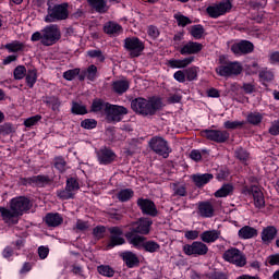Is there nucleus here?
Segmentation results:
<instances>
[{"instance_id":"obj_11","label":"nucleus","mask_w":279,"mask_h":279,"mask_svg":"<svg viewBox=\"0 0 279 279\" xmlns=\"http://www.w3.org/2000/svg\"><path fill=\"white\" fill-rule=\"evenodd\" d=\"M202 134L207 141H213L214 143H226L230 138L228 131L204 130Z\"/></svg>"},{"instance_id":"obj_28","label":"nucleus","mask_w":279,"mask_h":279,"mask_svg":"<svg viewBox=\"0 0 279 279\" xmlns=\"http://www.w3.org/2000/svg\"><path fill=\"white\" fill-rule=\"evenodd\" d=\"M64 221L60 214H47L46 215V223L49 228H58Z\"/></svg>"},{"instance_id":"obj_47","label":"nucleus","mask_w":279,"mask_h":279,"mask_svg":"<svg viewBox=\"0 0 279 279\" xmlns=\"http://www.w3.org/2000/svg\"><path fill=\"white\" fill-rule=\"evenodd\" d=\"M46 104H48V106H51L54 112H58L60 110V99H58V97L56 96L49 97Z\"/></svg>"},{"instance_id":"obj_25","label":"nucleus","mask_w":279,"mask_h":279,"mask_svg":"<svg viewBox=\"0 0 279 279\" xmlns=\"http://www.w3.org/2000/svg\"><path fill=\"white\" fill-rule=\"evenodd\" d=\"M126 241H129V243L131 245H134V247H138V245H143V243H145V241H147V238L143 236V235H137L131 231L126 232L124 234Z\"/></svg>"},{"instance_id":"obj_41","label":"nucleus","mask_w":279,"mask_h":279,"mask_svg":"<svg viewBox=\"0 0 279 279\" xmlns=\"http://www.w3.org/2000/svg\"><path fill=\"white\" fill-rule=\"evenodd\" d=\"M259 80H262V82H272L274 72L267 69L259 71Z\"/></svg>"},{"instance_id":"obj_39","label":"nucleus","mask_w":279,"mask_h":279,"mask_svg":"<svg viewBox=\"0 0 279 279\" xmlns=\"http://www.w3.org/2000/svg\"><path fill=\"white\" fill-rule=\"evenodd\" d=\"M109 102H105L101 99H95L92 104V112H101V110H105L106 112V105Z\"/></svg>"},{"instance_id":"obj_34","label":"nucleus","mask_w":279,"mask_h":279,"mask_svg":"<svg viewBox=\"0 0 279 279\" xmlns=\"http://www.w3.org/2000/svg\"><path fill=\"white\" fill-rule=\"evenodd\" d=\"M104 29H105V33L109 35L119 34L121 32V25L114 22H109L105 25Z\"/></svg>"},{"instance_id":"obj_1","label":"nucleus","mask_w":279,"mask_h":279,"mask_svg":"<svg viewBox=\"0 0 279 279\" xmlns=\"http://www.w3.org/2000/svg\"><path fill=\"white\" fill-rule=\"evenodd\" d=\"M131 108L134 112L143 117H154L162 108V100L160 98H149L147 100L138 97L131 101Z\"/></svg>"},{"instance_id":"obj_44","label":"nucleus","mask_w":279,"mask_h":279,"mask_svg":"<svg viewBox=\"0 0 279 279\" xmlns=\"http://www.w3.org/2000/svg\"><path fill=\"white\" fill-rule=\"evenodd\" d=\"M72 113L73 114H88V110H86V106L80 105L77 102H73Z\"/></svg>"},{"instance_id":"obj_16","label":"nucleus","mask_w":279,"mask_h":279,"mask_svg":"<svg viewBox=\"0 0 279 279\" xmlns=\"http://www.w3.org/2000/svg\"><path fill=\"white\" fill-rule=\"evenodd\" d=\"M137 206H140L143 215H149L150 217H156L158 215V209L156 204L147 198H138Z\"/></svg>"},{"instance_id":"obj_45","label":"nucleus","mask_w":279,"mask_h":279,"mask_svg":"<svg viewBox=\"0 0 279 279\" xmlns=\"http://www.w3.org/2000/svg\"><path fill=\"white\" fill-rule=\"evenodd\" d=\"M65 189H68V191H71L72 193L73 191H80V183L77 182V180H75V178H70L66 180Z\"/></svg>"},{"instance_id":"obj_63","label":"nucleus","mask_w":279,"mask_h":279,"mask_svg":"<svg viewBox=\"0 0 279 279\" xmlns=\"http://www.w3.org/2000/svg\"><path fill=\"white\" fill-rule=\"evenodd\" d=\"M269 134H271L272 136H278L279 134V121H275L270 129H269Z\"/></svg>"},{"instance_id":"obj_3","label":"nucleus","mask_w":279,"mask_h":279,"mask_svg":"<svg viewBox=\"0 0 279 279\" xmlns=\"http://www.w3.org/2000/svg\"><path fill=\"white\" fill-rule=\"evenodd\" d=\"M48 14L45 17L46 23H56L57 21H66L69 19V3L54 4L51 7L48 2Z\"/></svg>"},{"instance_id":"obj_61","label":"nucleus","mask_w":279,"mask_h":279,"mask_svg":"<svg viewBox=\"0 0 279 279\" xmlns=\"http://www.w3.org/2000/svg\"><path fill=\"white\" fill-rule=\"evenodd\" d=\"M87 56H89V58H98L99 62H104V60H106L101 50H89Z\"/></svg>"},{"instance_id":"obj_50","label":"nucleus","mask_w":279,"mask_h":279,"mask_svg":"<svg viewBox=\"0 0 279 279\" xmlns=\"http://www.w3.org/2000/svg\"><path fill=\"white\" fill-rule=\"evenodd\" d=\"M54 167L58 169V171L63 173V171L66 169V161L62 157H57L54 158Z\"/></svg>"},{"instance_id":"obj_14","label":"nucleus","mask_w":279,"mask_h":279,"mask_svg":"<svg viewBox=\"0 0 279 279\" xmlns=\"http://www.w3.org/2000/svg\"><path fill=\"white\" fill-rule=\"evenodd\" d=\"M110 232V240L107 245L109 250H112V247H117V245H123L125 244V239H123V230L119 227H111L109 228Z\"/></svg>"},{"instance_id":"obj_35","label":"nucleus","mask_w":279,"mask_h":279,"mask_svg":"<svg viewBox=\"0 0 279 279\" xmlns=\"http://www.w3.org/2000/svg\"><path fill=\"white\" fill-rule=\"evenodd\" d=\"M132 197H134V191H132L131 189L121 190L118 193V199L120 202H130Z\"/></svg>"},{"instance_id":"obj_36","label":"nucleus","mask_w":279,"mask_h":279,"mask_svg":"<svg viewBox=\"0 0 279 279\" xmlns=\"http://www.w3.org/2000/svg\"><path fill=\"white\" fill-rule=\"evenodd\" d=\"M97 271L100 274V276H106L107 278H112V276H114V269H112V267L109 265L98 266Z\"/></svg>"},{"instance_id":"obj_51","label":"nucleus","mask_w":279,"mask_h":279,"mask_svg":"<svg viewBox=\"0 0 279 279\" xmlns=\"http://www.w3.org/2000/svg\"><path fill=\"white\" fill-rule=\"evenodd\" d=\"M93 234L95 239H104L106 236V227L104 226H97L93 229Z\"/></svg>"},{"instance_id":"obj_9","label":"nucleus","mask_w":279,"mask_h":279,"mask_svg":"<svg viewBox=\"0 0 279 279\" xmlns=\"http://www.w3.org/2000/svg\"><path fill=\"white\" fill-rule=\"evenodd\" d=\"M183 252L186 256H206L208 254V245L204 242H193L192 244H185Z\"/></svg>"},{"instance_id":"obj_22","label":"nucleus","mask_w":279,"mask_h":279,"mask_svg":"<svg viewBox=\"0 0 279 279\" xmlns=\"http://www.w3.org/2000/svg\"><path fill=\"white\" fill-rule=\"evenodd\" d=\"M121 257L125 263L126 267H129V269H132V267H138V265L141 264V260H138L136 254L132 252L121 253Z\"/></svg>"},{"instance_id":"obj_18","label":"nucleus","mask_w":279,"mask_h":279,"mask_svg":"<svg viewBox=\"0 0 279 279\" xmlns=\"http://www.w3.org/2000/svg\"><path fill=\"white\" fill-rule=\"evenodd\" d=\"M0 215L4 221V223H19V215L15 213L12 207L5 208V207H0Z\"/></svg>"},{"instance_id":"obj_5","label":"nucleus","mask_w":279,"mask_h":279,"mask_svg":"<svg viewBox=\"0 0 279 279\" xmlns=\"http://www.w3.org/2000/svg\"><path fill=\"white\" fill-rule=\"evenodd\" d=\"M105 114L107 123H119L122 119L121 117L128 114V108L109 102L106 105Z\"/></svg>"},{"instance_id":"obj_55","label":"nucleus","mask_w":279,"mask_h":279,"mask_svg":"<svg viewBox=\"0 0 279 279\" xmlns=\"http://www.w3.org/2000/svg\"><path fill=\"white\" fill-rule=\"evenodd\" d=\"M77 75H80V69L69 70L63 73V77L64 80H68V82H72Z\"/></svg>"},{"instance_id":"obj_27","label":"nucleus","mask_w":279,"mask_h":279,"mask_svg":"<svg viewBox=\"0 0 279 279\" xmlns=\"http://www.w3.org/2000/svg\"><path fill=\"white\" fill-rule=\"evenodd\" d=\"M89 5L99 14H106L108 12L109 7L106 0H87Z\"/></svg>"},{"instance_id":"obj_23","label":"nucleus","mask_w":279,"mask_h":279,"mask_svg":"<svg viewBox=\"0 0 279 279\" xmlns=\"http://www.w3.org/2000/svg\"><path fill=\"white\" fill-rule=\"evenodd\" d=\"M49 182H51V179L47 175H35L24 179V184H35V186H45Z\"/></svg>"},{"instance_id":"obj_49","label":"nucleus","mask_w":279,"mask_h":279,"mask_svg":"<svg viewBox=\"0 0 279 279\" xmlns=\"http://www.w3.org/2000/svg\"><path fill=\"white\" fill-rule=\"evenodd\" d=\"M4 47L9 51H11V53H16V51L23 50L24 46H23L22 43L15 41V43H12V44H7Z\"/></svg>"},{"instance_id":"obj_37","label":"nucleus","mask_w":279,"mask_h":279,"mask_svg":"<svg viewBox=\"0 0 279 279\" xmlns=\"http://www.w3.org/2000/svg\"><path fill=\"white\" fill-rule=\"evenodd\" d=\"M142 247L145 250V252L154 254V252H158V250H160V244L154 241H147L142 244Z\"/></svg>"},{"instance_id":"obj_15","label":"nucleus","mask_w":279,"mask_h":279,"mask_svg":"<svg viewBox=\"0 0 279 279\" xmlns=\"http://www.w3.org/2000/svg\"><path fill=\"white\" fill-rule=\"evenodd\" d=\"M231 51L234 56H245L254 51V44H252V41L241 40L240 43L231 46Z\"/></svg>"},{"instance_id":"obj_52","label":"nucleus","mask_w":279,"mask_h":279,"mask_svg":"<svg viewBox=\"0 0 279 279\" xmlns=\"http://www.w3.org/2000/svg\"><path fill=\"white\" fill-rule=\"evenodd\" d=\"M185 77L189 82H193V80H197V68H189L185 70Z\"/></svg>"},{"instance_id":"obj_38","label":"nucleus","mask_w":279,"mask_h":279,"mask_svg":"<svg viewBox=\"0 0 279 279\" xmlns=\"http://www.w3.org/2000/svg\"><path fill=\"white\" fill-rule=\"evenodd\" d=\"M204 26H202L201 24L198 25H193L191 27V36H193V38H195L196 40H199V38H202V36H204Z\"/></svg>"},{"instance_id":"obj_19","label":"nucleus","mask_w":279,"mask_h":279,"mask_svg":"<svg viewBox=\"0 0 279 279\" xmlns=\"http://www.w3.org/2000/svg\"><path fill=\"white\" fill-rule=\"evenodd\" d=\"M116 158L117 155L108 148H104L98 153V160L100 165H110L111 162H114Z\"/></svg>"},{"instance_id":"obj_58","label":"nucleus","mask_w":279,"mask_h":279,"mask_svg":"<svg viewBox=\"0 0 279 279\" xmlns=\"http://www.w3.org/2000/svg\"><path fill=\"white\" fill-rule=\"evenodd\" d=\"M243 125H245V122H241V121H226L225 122V128L227 130H236V128H243Z\"/></svg>"},{"instance_id":"obj_6","label":"nucleus","mask_w":279,"mask_h":279,"mask_svg":"<svg viewBox=\"0 0 279 279\" xmlns=\"http://www.w3.org/2000/svg\"><path fill=\"white\" fill-rule=\"evenodd\" d=\"M149 147L163 158H169V154H171V149L169 148V144L162 137H153L149 142Z\"/></svg>"},{"instance_id":"obj_42","label":"nucleus","mask_w":279,"mask_h":279,"mask_svg":"<svg viewBox=\"0 0 279 279\" xmlns=\"http://www.w3.org/2000/svg\"><path fill=\"white\" fill-rule=\"evenodd\" d=\"M36 70H28L26 74V83L28 84L29 88H34V84H36Z\"/></svg>"},{"instance_id":"obj_46","label":"nucleus","mask_w":279,"mask_h":279,"mask_svg":"<svg viewBox=\"0 0 279 279\" xmlns=\"http://www.w3.org/2000/svg\"><path fill=\"white\" fill-rule=\"evenodd\" d=\"M25 73H27L25 65H19L14 69L13 75L15 80H23V77H25Z\"/></svg>"},{"instance_id":"obj_57","label":"nucleus","mask_w":279,"mask_h":279,"mask_svg":"<svg viewBox=\"0 0 279 279\" xmlns=\"http://www.w3.org/2000/svg\"><path fill=\"white\" fill-rule=\"evenodd\" d=\"M235 158H238V160H241V162H245V160L250 158V154L247 153V150L239 148L238 150H235Z\"/></svg>"},{"instance_id":"obj_20","label":"nucleus","mask_w":279,"mask_h":279,"mask_svg":"<svg viewBox=\"0 0 279 279\" xmlns=\"http://www.w3.org/2000/svg\"><path fill=\"white\" fill-rule=\"evenodd\" d=\"M251 193L253 195L256 208H265V195H263V191H260V187L256 185L252 186Z\"/></svg>"},{"instance_id":"obj_21","label":"nucleus","mask_w":279,"mask_h":279,"mask_svg":"<svg viewBox=\"0 0 279 279\" xmlns=\"http://www.w3.org/2000/svg\"><path fill=\"white\" fill-rule=\"evenodd\" d=\"M276 236H278V229L274 226H268L262 231L263 243H271Z\"/></svg>"},{"instance_id":"obj_54","label":"nucleus","mask_w":279,"mask_h":279,"mask_svg":"<svg viewBox=\"0 0 279 279\" xmlns=\"http://www.w3.org/2000/svg\"><path fill=\"white\" fill-rule=\"evenodd\" d=\"M40 119H43V116H40V114L33 116L24 121V125H25V128H32V126L36 125V123H38V121H40Z\"/></svg>"},{"instance_id":"obj_2","label":"nucleus","mask_w":279,"mask_h":279,"mask_svg":"<svg viewBox=\"0 0 279 279\" xmlns=\"http://www.w3.org/2000/svg\"><path fill=\"white\" fill-rule=\"evenodd\" d=\"M219 66L216 68V73L220 75V77H230L232 75H241L243 71V66L241 63L234 61L231 62L226 58V56L219 57Z\"/></svg>"},{"instance_id":"obj_48","label":"nucleus","mask_w":279,"mask_h":279,"mask_svg":"<svg viewBox=\"0 0 279 279\" xmlns=\"http://www.w3.org/2000/svg\"><path fill=\"white\" fill-rule=\"evenodd\" d=\"M174 19H175V21L178 22V25H179L180 27H186V25H191V23H193V22L191 21V19H189V17H186V16H184V15H178V14H175V15H174Z\"/></svg>"},{"instance_id":"obj_64","label":"nucleus","mask_w":279,"mask_h":279,"mask_svg":"<svg viewBox=\"0 0 279 279\" xmlns=\"http://www.w3.org/2000/svg\"><path fill=\"white\" fill-rule=\"evenodd\" d=\"M269 265H279V254H275L268 257Z\"/></svg>"},{"instance_id":"obj_8","label":"nucleus","mask_w":279,"mask_h":279,"mask_svg":"<svg viewBox=\"0 0 279 279\" xmlns=\"http://www.w3.org/2000/svg\"><path fill=\"white\" fill-rule=\"evenodd\" d=\"M223 258L227 263H232L233 265H236V267H245L247 264L245 255H243L239 248H229L223 253Z\"/></svg>"},{"instance_id":"obj_4","label":"nucleus","mask_w":279,"mask_h":279,"mask_svg":"<svg viewBox=\"0 0 279 279\" xmlns=\"http://www.w3.org/2000/svg\"><path fill=\"white\" fill-rule=\"evenodd\" d=\"M43 45L45 47H51L56 45L60 38H62V33H60V27L56 24L46 26L43 31Z\"/></svg>"},{"instance_id":"obj_43","label":"nucleus","mask_w":279,"mask_h":279,"mask_svg":"<svg viewBox=\"0 0 279 279\" xmlns=\"http://www.w3.org/2000/svg\"><path fill=\"white\" fill-rule=\"evenodd\" d=\"M81 128H84V130H95L97 128V120L85 119L81 122Z\"/></svg>"},{"instance_id":"obj_26","label":"nucleus","mask_w":279,"mask_h":279,"mask_svg":"<svg viewBox=\"0 0 279 279\" xmlns=\"http://www.w3.org/2000/svg\"><path fill=\"white\" fill-rule=\"evenodd\" d=\"M221 236V231L219 230H210V231H205L201 234V240L203 243H215L217 239Z\"/></svg>"},{"instance_id":"obj_33","label":"nucleus","mask_w":279,"mask_h":279,"mask_svg":"<svg viewBox=\"0 0 279 279\" xmlns=\"http://www.w3.org/2000/svg\"><path fill=\"white\" fill-rule=\"evenodd\" d=\"M114 93L118 95H123L130 88V82L128 81H116L112 84Z\"/></svg>"},{"instance_id":"obj_24","label":"nucleus","mask_w":279,"mask_h":279,"mask_svg":"<svg viewBox=\"0 0 279 279\" xmlns=\"http://www.w3.org/2000/svg\"><path fill=\"white\" fill-rule=\"evenodd\" d=\"M198 213L201 217H213V215H215V208L210 202H201L198 204Z\"/></svg>"},{"instance_id":"obj_29","label":"nucleus","mask_w":279,"mask_h":279,"mask_svg":"<svg viewBox=\"0 0 279 279\" xmlns=\"http://www.w3.org/2000/svg\"><path fill=\"white\" fill-rule=\"evenodd\" d=\"M214 175L211 173L205 174H194L192 177L193 182L199 189L204 186V184H208L209 180H213Z\"/></svg>"},{"instance_id":"obj_32","label":"nucleus","mask_w":279,"mask_h":279,"mask_svg":"<svg viewBox=\"0 0 279 279\" xmlns=\"http://www.w3.org/2000/svg\"><path fill=\"white\" fill-rule=\"evenodd\" d=\"M232 193H234V186L230 183H227L215 192V197H228V195H232Z\"/></svg>"},{"instance_id":"obj_30","label":"nucleus","mask_w":279,"mask_h":279,"mask_svg":"<svg viewBox=\"0 0 279 279\" xmlns=\"http://www.w3.org/2000/svg\"><path fill=\"white\" fill-rule=\"evenodd\" d=\"M254 236H258V230H256L255 228L245 226L239 230L240 239H254Z\"/></svg>"},{"instance_id":"obj_17","label":"nucleus","mask_w":279,"mask_h":279,"mask_svg":"<svg viewBox=\"0 0 279 279\" xmlns=\"http://www.w3.org/2000/svg\"><path fill=\"white\" fill-rule=\"evenodd\" d=\"M202 49H204V45H202L197 41H189L181 48L180 54L181 56H193L195 53H199V51H202Z\"/></svg>"},{"instance_id":"obj_59","label":"nucleus","mask_w":279,"mask_h":279,"mask_svg":"<svg viewBox=\"0 0 279 279\" xmlns=\"http://www.w3.org/2000/svg\"><path fill=\"white\" fill-rule=\"evenodd\" d=\"M241 89L246 95H252V93H256V85L252 83H243V85L241 86Z\"/></svg>"},{"instance_id":"obj_40","label":"nucleus","mask_w":279,"mask_h":279,"mask_svg":"<svg viewBox=\"0 0 279 279\" xmlns=\"http://www.w3.org/2000/svg\"><path fill=\"white\" fill-rule=\"evenodd\" d=\"M85 75L89 82H95L97 78V66L95 64L89 65L85 71Z\"/></svg>"},{"instance_id":"obj_12","label":"nucleus","mask_w":279,"mask_h":279,"mask_svg":"<svg viewBox=\"0 0 279 279\" xmlns=\"http://www.w3.org/2000/svg\"><path fill=\"white\" fill-rule=\"evenodd\" d=\"M31 206L29 201L24 196L12 198L10 202V208L11 210H15L17 217H21L23 213L29 210Z\"/></svg>"},{"instance_id":"obj_62","label":"nucleus","mask_w":279,"mask_h":279,"mask_svg":"<svg viewBox=\"0 0 279 279\" xmlns=\"http://www.w3.org/2000/svg\"><path fill=\"white\" fill-rule=\"evenodd\" d=\"M38 256L41 258V260H45L47 256H49V247L46 246H39L38 247Z\"/></svg>"},{"instance_id":"obj_56","label":"nucleus","mask_w":279,"mask_h":279,"mask_svg":"<svg viewBox=\"0 0 279 279\" xmlns=\"http://www.w3.org/2000/svg\"><path fill=\"white\" fill-rule=\"evenodd\" d=\"M14 133V126L11 123H4L0 126V134L8 136V134Z\"/></svg>"},{"instance_id":"obj_10","label":"nucleus","mask_w":279,"mask_h":279,"mask_svg":"<svg viewBox=\"0 0 279 279\" xmlns=\"http://www.w3.org/2000/svg\"><path fill=\"white\" fill-rule=\"evenodd\" d=\"M151 219L149 218H140L138 221L132 222L129 232L134 234H149L151 228Z\"/></svg>"},{"instance_id":"obj_13","label":"nucleus","mask_w":279,"mask_h":279,"mask_svg":"<svg viewBox=\"0 0 279 279\" xmlns=\"http://www.w3.org/2000/svg\"><path fill=\"white\" fill-rule=\"evenodd\" d=\"M229 10H232V3H230L229 0H226L217 5L208 7L206 12L211 19H219V16H223L226 12H229Z\"/></svg>"},{"instance_id":"obj_60","label":"nucleus","mask_w":279,"mask_h":279,"mask_svg":"<svg viewBox=\"0 0 279 279\" xmlns=\"http://www.w3.org/2000/svg\"><path fill=\"white\" fill-rule=\"evenodd\" d=\"M74 195L75 194L66 187L58 193V197H60V199H73Z\"/></svg>"},{"instance_id":"obj_31","label":"nucleus","mask_w":279,"mask_h":279,"mask_svg":"<svg viewBox=\"0 0 279 279\" xmlns=\"http://www.w3.org/2000/svg\"><path fill=\"white\" fill-rule=\"evenodd\" d=\"M195 60V57H189L183 60H170L169 64L172 69H184Z\"/></svg>"},{"instance_id":"obj_7","label":"nucleus","mask_w":279,"mask_h":279,"mask_svg":"<svg viewBox=\"0 0 279 279\" xmlns=\"http://www.w3.org/2000/svg\"><path fill=\"white\" fill-rule=\"evenodd\" d=\"M124 49L130 51L131 58H138L145 49V45L137 37H129L124 39Z\"/></svg>"},{"instance_id":"obj_53","label":"nucleus","mask_w":279,"mask_h":279,"mask_svg":"<svg viewBox=\"0 0 279 279\" xmlns=\"http://www.w3.org/2000/svg\"><path fill=\"white\" fill-rule=\"evenodd\" d=\"M247 121L252 125H258V123H260V121H263V116H260V113H250L247 116Z\"/></svg>"}]
</instances>
